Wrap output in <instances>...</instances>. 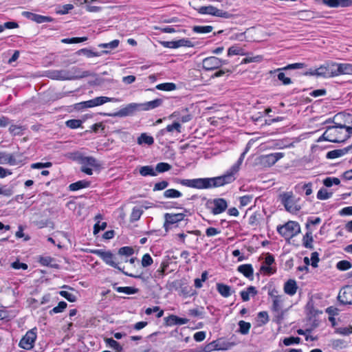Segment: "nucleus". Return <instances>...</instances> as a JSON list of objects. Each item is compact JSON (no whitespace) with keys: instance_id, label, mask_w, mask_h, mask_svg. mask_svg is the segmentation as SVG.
<instances>
[{"instance_id":"680f3d73","label":"nucleus","mask_w":352,"mask_h":352,"mask_svg":"<svg viewBox=\"0 0 352 352\" xmlns=\"http://www.w3.org/2000/svg\"><path fill=\"white\" fill-rule=\"evenodd\" d=\"M242 49L237 45L231 46L228 51V56L240 55L241 54Z\"/></svg>"},{"instance_id":"f257e3e1","label":"nucleus","mask_w":352,"mask_h":352,"mask_svg":"<svg viewBox=\"0 0 352 352\" xmlns=\"http://www.w3.org/2000/svg\"><path fill=\"white\" fill-rule=\"evenodd\" d=\"M242 162V154L237 162L233 164L224 174L214 177L196 179H184L179 181L182 186L197 188L208 189L224 186L232 183L239 175L240 166Z\"/></svg>"},{"instance_id":"1a4fd4ad","label":"nucleus","mask_w":352,"mask_h":352,"mask_svg":"<svg viewBox=\"0 0 352 352\" xmlns=\"http://www.w3.org/2000/svg\"><path fill=\"white\" fill-rule=\"evenodd\" d=\"M337 63L333 61L325 62L318 67L319 77L325 78L336 76Z\"/></svg>"},{"instance_id":"c85d7f7f","label":"nucleus","mask_w":352,"mask_h":352,"mask_svg":"<svg viewBox=\"0 0 352 352\" xmlns=\"http://www.w3.org/2000/svg\"><path fill=\"white\" fill-rule=\"evenodd\" d=\"M90 185V182L86 180H80L76 182L72 183L69 186V189L71 191L78 190L82 188H87Z\"/></svg>"},{"instance_id":"49530a36","label":"nucleus","mask_w":352,"mask_h":352,"mask_svg":"<svg viewBox=\"0 0 352 352\" xmlns=\"http://www.w3.org/2000/svg\"><path fill=\"white\" fill-rule=\"evenodd\" d=\"M333 192H329L324 188H320L317 192V199L319 200H326L331 197Z\"/></svg>"},{"instance_id":"412c9836","label":"nucleus","mask_w":352,"mask_h":352,"mask_svg":"<svg viewBox=\"0 0 352 352\" xmlns=\"http://www.w3.org/2000/svg\"><path fill=\"white\" fill-rule=\"evenodd\" d=\"M281 203L285 208L286 210L290 212H293L297 209L294 207V202L292 200V195L288 192L283 193L280 195Z\"/></svg>"},{"instance_id":"aec40b11","label":"nucleus","mask_w":352,"mask_h":352,"mask_svg":"<svg viewBox=\"0 0 352 352\" xmlns=\"http://www.w3.org/2000/svg\"><path fill=\"white\" fill-rule=\"evenodd\" d=\"M322 3L329 8H346L352 6V0H322Z\"/></svg>"},{"instance_id":"bb28decb","label":"nucleus","mask_w":352,"mask_h":352,"mask_svg":"<svg viewBox=\"0 0 352 352\" xmlns=\"http://www.w3.org/2000/svg\"><path fill=\"white\" fill-rule=\"evenodd\" d=\"M306 66V65L303 63H296L292 64H289L287 66L281 68H278L274 70L270 71V74H274L276 72H280V71H286L289 69H302L304 68Z\"/></svg>"},{"instance_id":"8fccbe9b","label":"nucleus","mask_w":352,"mask_h":352,"mask_svg":"<svg viewBox=\"0 0 352 352\" xmlns=\"http://www.w3.org/2000/svg\"><path fill=\"white\" fill-rule=\"evenodd\" d=\"M119 43V40L115 39L109 43H101L98 45V47L102 48H108L109 50H113L118 47Z\"/></svg>"},{"instance_id":"4468645a","label":"nucleus","mask_w":352,"mask_h":352,"mask_svg":"<svg viewBox=\"0 0 352 352\" xmlns=\"http://www.w3.org/2000/svg\"><path fill=\"white\" fill-rule=\"evenodd\" d=\"M182 124L179 122H174L168 124L166 128L161 129L157 134V138H161L167 133L173 134L175 132L177 134L182 133Z\"/></svg>"},{"instance_id":"393cba45","label":"nucleus","mask_w":352,"mask_h":352,"mask_svg":"<svg viewBox=\"0 0 352 352\" xmlns=\"http://www.w3.org/2000/svg\"><path fill=\"white\" fill-rule=\"evenodd\" d=\"M297 289L296 282L293 279L288 280L284 285V292L289 296L294 295L296 293Z\"/></svg>"},{"instance_id":"ea45409f","label":"nucleus","mask_w":352,"mask_h":352,"mask_svg":"<svg viewBox=\"0 0 352 352\" xmlns=\"http://www.w3.org/2000/svg\"><path fill=\"white\" fill-rule=\"evenodd\" d=\"M76 54L78 56H80V55H84L88 58H91V57H96V56H100V54L99 52H93L92 50H89L87 48H82V49H80L79 50H78Z\"/></svg>"},{"instance_id":"e433bc0d","label":"nucleus","mask_w":352,"mask_h":352,"mask_svg":"<svg viewBox=\"0 0 352 352\" xmlns=\"http://www.w3.org/2000/svg\"><path fill=\"white\" fill-rule=\"evenodd\" d=\"M140 174L142 176H156L157 173L151 166H142L140 169Z\"/></svg>"},{"instance_id":"39448f33","label":"nucleus","mask_w":352,"mask_h":352,"mask_svg":"<svg viewBox=\"0 0 352 352\" xmlns=\"http://www.w3.org/2000/svg\"><path fill=\"white\" fill-rule=\"evenodd\" d=\"M37 333L38 329L36 327L28 330L20 340L19 346L28 351L32 349L35 346Z\"/></svg>"},{"instance_id":"bf43d9fd","label":"nucleus","mask_w":352,"mask_h":352,"mask_svg":"<svg viewBox=\"0 0 352 352\" xmlns=\"http://www.w3.org/2000/svg\"><path fill=\"white\" fill-rule=\"evenodd\" d=\"M153 260L149 254H145L143 255L141 264L142 267H146L152 265Z\"/></svg>"},{"instance_id":"6ab92c4d","label":"nucleus","mask_w":352,"mask_h":352,"mask_svg":"<svg viewBox=\"0 0 352 352\" xmlns=\"http://www.w3.org/2000/svg\"><path fill=\"white\" fill-rule=\"evenodd\" d=\"M163 103V100L161 98H156L153 100L138 103L140 111H146L154 109L160 107Z\"/></svg>"},{"instance_id":"69168bd1","label":"nucleus","mask_w":352,"mask_h":352,"mask_svg":"<svg viewBox=\"0 0 352 352\" xmlns=\"http://www.w3.org/2000/svg\"><path fill=\"white\" fill-rule=\"evenodd\" d=\"M168 184H169L168 182L165 180L157 182L154 185L153 190V191L164 190L166 188L168 187Z\"/></svg>"},{"instance_id":"0eeeda50","label":"nucleus","mask_w":352,"mask_h":352,"mask_svg":"<svg viewBox=\"0 0 352 352\" xmlns=\"http://www.w3.org/2000/svg\"><path fill=\"white\" fill-rule=\"evenodd\" d=\"M80 164L82 165L81 171L88 175L93 174L91 168H98L100 166V163L94 157H81L79 158Z\"/></svg>"},{"instance_id":"2f4dec72","label":"nucleus","mask_w":352,"mask_h":352,"mask_svg":"<svg viewBox=\"0 0 352 352\" xmlns=\"http://www.w3.org/2000/svg\"><path fill=\"white\" fill-rule=\"evenodd\" d=\"M39 263L43 266H50L53 268H58V264L55 263L54 258L51 256H42L39 258Z\"/></svg>"},{"instance_id":"58836bf2","label":"nucleus","mask_w":352,"mask_h":352,"mask_svg":"<svg viewBox=\"0 0 352 352\" xmlns=\"http://www.w3.org/2000/svg\"><path fill=\"white\" fill-rule=\"evenodd\" d=\"M105 342L109 347L114 349L116 352H121L122 351V346L113 338L105 339Z\"/></svg>"},{"instance_id":"b1692460","label":"nucleus","mask_w":352,"mask_h":352,"mask_svg":"<svg viewBox=\"0 0 352 352\" xmlns=\"http://www.w3.org/2000/svg\"><path fill=\"white\" fill-rule=\"evenodd\" d=\"M341 74H352V64L337 63L336 76Z\"/></svg>"},{"instance_id":"37998d69","label":"nucleus","mask_w":352,"mask_h":352,"mask_svg":"<svg viewBox=\"0 0 352 352\" xmlns=\"http://www.w3.org/2000/svg\"><path fill=\"white\" fill-rule=\"evenodd\" d=\"M143 213V210L139 208L134 207L132 209L131 215H130V221L131 222H134L139 220Z\"/></svg>"},{"instance_id":"a211bd4d","label":"nucleus","mask_w":352,"mask_h":352,"mask_svg":"<svg viewBox=\"0 0 352 352\" xmlns=\"http://www.w3.org/2000/svg\"><path fill=\"white\" fill-rule=\"evenodd\" d=\"M185 217L184 213H166L164 214L165 222L164 227L167 230L170 225L175 224L182 221Z\"/></svg>"},{"instance_id":"f8f14e48","label":"nucleus","mask_w":352,"mask_h":352,"mask_svg":"<svg viewBox=\"0 0 352 352\" xmlns=\"http://www.w3.org/2000/svg\"><path fill=\"white\" fill-rule=\"evenodd\" d=\"M198 12L201 14H210L216 16L227 18L228 12L219 10L212 6H201L198 9Z\"/></svg>"},{"instance_id":"4be33fe9","label":"nucleus","mask_w":352,"mask_h":352,"mask_svg":"<svg viewBox=\"0 0 352 352\" xmlns=\"http://www.w3.org/2000/svg\"><path fill=\"white\" fill-rule=\"evenodd\" d=\"M167 326L182 325L188 322L189 320L185 318H180L175 315H170L164 318Z\"/></svg>"},{"instance_id":"2eb2a0df","label":"nucleus","mask_w":352,"mask_h":352,"mask_svg":"<svg viewBox=\"0 0 352 352\" xmlns=\"http://www.w3.org/2000/svg\"><path fill=\"white\" fill-rule=\"evenodd\" d=\"M90 76V72L89 71H84L82 74L77 75L76 76H73L69 74L67 71L61 70L57 71L54 73V77L58 80H72L74 78H82L88 77Z\"/></svg>"},{"instance_id":"4c0bfd02","label":"nucleus","mask_w":352,"mask_h":352,"mask_svg":"<svg viewBox=\"0 0 352 352\" xmlns=\"http://www.w3.org/2000/svg\"><path fill=\"white\" fill-rule=\"evenodd\" d=\"M243 64L249 63H258L263 60L262 56H252L249 53H245L243 52Z\"/></svg>"},{"instance_id":"a878e982","label":"nucleus","mask_w":352,"mask_h":352,"mask_svg":"<svg viewBox=\"0 0 352 352\" xmlns=\"http://www.w3.org/2000/svg\"><path fill=\"white\" fill-rule=\"evenodd\" d=\"M217 292L224 298H228L231 296V287L223 283H218L216 285Z\"/></svg>"},{"instance_id":"9b49d317","label":"nucleus","mask_w":352,"mask_h":352,"mask_svg":"<svg viewBox=\"0 0 352 352\" xmlns=\"http://www.w3.org/2000/svg\"><path fill=\"white\" fill-rule=\"evenodd\" d=\"M338 299L342 305H352V285L344 286L340 290Z\"/></svg>"},{"instance_id":"052dcab7","label":"nucleus","mask_w":352,"mask_h":352,"mask_svg":"<svg viewBox=\"0 0 352 352\" xmlns=\"http://www.w3.org/2000/svg\"><path fill=\"white\" fill-rule=\"evenodd\" d=\"M67 303L64 301L60 302L58 305L55 307H54L51 311V314H58L63 312L65 309L67 307Z\"/></svg>"},{"instance_id":"603ef678","label":"nucleus","mask_w":352,"mask_h":352,"mask_svg":"<svg viewBox=\"0 0 352 352\" xmlns=\"http://www.w3.org/2000/svg\"><path fill=\"white\" fill-rule=\"evenodd\" d=\"M352 267V264L346 260H342L338 262L336 267L341 271H345L349 270Z\"/></svg>"},{"instance_id":"0e129e2a","label":"nucleus","mask_w":352,"mask_h":352,"mask_svg":"<svg viewBox=\"0 0 352 352\" xmlns=\"http://www.w3.org/2000/svg\"><path fill=\"white\" fill-rule=\"evenodd\" d=\"M52 166V162H47L45 163L42 162H37L34 163L31 165V168L34 169H41L44 168H50Z\"/></svg>"},{"instance_id":"7c9ffc66","label":"nucleus","mask_w":352,"mask_h":352,"mask_svg":"<svg viewBox=\"0 0 352 352\" xmlns=\"http://www.w3.org/2000/svg\"><path fill=\"white\" fill-rule=\"evenodd\" d=\"M94 100L96 107L102 105V104H103L106 102H117L120 101V100L118 98H109V97H107V96L96 97V98H94Z\"/></svg>"},{"instance_id":"f704fd0d","label":"nucleus","mask_w":352,"mask_h":352,"mask_svg":"<svg viewBox=\"0 0 352 352\" xmlns=\"http://www.w3.org/2000/svg\"><path fill=\"white\" fill-rule=\"evenodd\" d=\"M182 196V193L180 191L173 188L166 190L164 192V197L167 199L179 198Z\"/></svg>"},{"instance_id":"423d86ee","label":"nucleus","mask_w":352,"mask_h":352,"mask_svg":"<svg viewBox=\"0 0 352 352\" xmlns=\"http://www.w3.org/2000/svg\"><path fill=\"white\" fill-rule=\"evenodd\" d=\"M206 208L214 215L223 212L228 208V203L225 199L215 198L208 199L206 203Z\"/></svg>"},{"instance_id":"473e14b6","label":"nucleus","mask_w":352,"mask_h":352,"mask_svg":"<svg viewBox=\"0 0 352 352\" xmlns=\"http://www.w3.org/2000/svg\"><path fill=\"white\" fill-rule=\"evenodd\" d=\"M26 129L24 126L17 125V124H12L9 127V132L12 135H21L23 134V131Z\"/></svg>"},{"instance_id":"79ce46f5","label":"nucleus","mask_w":352,"mask_h":352,"mask_svg":"<svg viewBox=\"0 0 352 352\" xmlns=\"http://www.w3.org/2000/svg\"><path fill=\"white\" fill-rule=\"evenodd\" d=\"M212 30H213V27L211 25H204V26L197 25V26H194L192 28L193 32L195 33H197V34L210 33L212 31Z\"/></svg>"},{"instance_id":"4d7b16f0","label":"nucleus","mask_w":352,"mask_h":352,"mask_svg":"<svg viewBox=\"0 0 352 352\" xmlns=\"http://www.w3.org/2000/svg\"><path fill=\"white\" fill-rule=\"evenodd\" d=\"M278 72L277 78L282 82L284 85H289L292 82L290 78L286 77L285 74L283 72V71L276 72Z\"/></svg>"},{"instance_id":"dca6fc26","label":"nucleus","mask_w":352,"mask_h":352,"mask_svg":"<svg viewBox=\"0 0 352 352\" xmlns=\"http://www.w3.org/2000/svg\"><path fill=\"white\" fill-rule=\"evenodd\" d=\"M202 64L204 69L214 70L220 67L223 64V61L216 56H210L204 58Z\"/></svg>"},{"instance_id":"a18cd8bd","label":"nucleus","mask_w":352,"mask_h":352,"mask_svg":"<svg viewBox=\"0 0 352 352\" xmlns=\"http://www.w3.org/2000/svg\"><path fill=\"white\" fill-rule=\"evenodd\" d=\"M254 270L250 264H243V276L250 280L254 279Z\"/></svg>"},{"instance_id":"09e8293b","label":"nucleus","mask_w":352,"mask_h":352,"mask_svg":"<svg viewBox=\"0 0 352 352\" xmlns=\"http://www.w3.org/2000/svg\"><path fill=\"white\" fill-rule=\"evenodd\" d=\"M171 169V166L166 162H160L155 166V172L164 173Z\"/></svg>"},{"instance_id":"7ed1b4c3","label":"nucleus","mask_w":352,"mask_h":352,"mask_svg":"<svg viewBox=\"0 0 352 352\" xmlns=\"http://www.w3.org/2000/svg\"><path fill=\"white\" fill-rule=\"evenodd\" d=\"M91 253L96 254L99 257H100L103 261L116 268L118 270L121 271L124 274H125L127 276L135 278H141L142 276L140 274H129L128 272H124L123 270L118 265V263L116 262V259L115 256L110 252V251H104L101 249L98 250H93L91 251Z\"/></svg>"},{"instance_id":"de8ad7c7","label":"nucleus","mask_w":352,"mask_h":352,"mask_svg":"<svg viewBox=\"0 0 352 352\" xmlns=\"http://www.w3.org/2000/svg\"><path fill=\"white\" fill-rule=\"evenodd\" d=\"M257 294V290L255 287L250 286L247 288L246 291H243V302L248 301L250 299V296H254Z\"/></svg>"},{"instance_id":"5fc2aeb1","label":"nucleus","mask_w":352,"mask_h":352,"mask_svg":"<svg viewBox=\"0 0 352 352\" xmlns=\"http://www.w3.org/2000/svg\"><path fill=\"white\" fill-rule=\"evenodd\" d=\"M65 124L70 129H78L81 126L82 121L80 120H69L66 121Z\"/></svg>"},{"instance_id":"c9c22d12","label":"nucleus","mask_w":352,"mask_h":352,"mask_svg":"<svg viewBox=\"0 0 352 352\" xmlns=\"http://www.w3.org/2000/svg\"><path fill=\"white\" fill-rule=\"evenodd\" d=\"M313 241L314 239L311 232H307L302 238V245L305 248L312 250L314 249V246L312 245Z\"/></svg>"},{"instance_id":"6e6552de","label":"nucleus","mask_w":352,"mask_h":352,"mask_svg":"<svg viewBox=\"0 0 352 352\" xmlns=\"http://www.w3.org/2000/svg\"><path fill=\"white\" fill-rule=\"evenodd\" d=\"M283 153H273L267 155H262L256 158L258 164L264 167H270L284 157Z\"/></svg>"},{"instance_id":"6e6d98bb","label":"nucleus","mask_w":352,"mask_h":352,"mask_svg":"<svg viewBox=\"0 0 352 352\" xmlns=\"http://www.w3.org/2000/svg\"><path fill=\"white\" fill-rule=\"evenodd\" d=\"M260 271L263 272L265 274L272 275L276 273V268L271 265H262Z\"/></svg>"},{"instance_id":"774afa93","label":"nucleus","mask_w":352,"mask_h":352,"mask_svg":"<svg viewBox=\"0 0 352 352\" xmlns=\"http://www.w3.org/2000/svg\"><path fill=\"white\" fill-rule=\"evenodd\" d=\"M272 310L274 312L281 311L280 307V301L279 300V296H274V298L273 299V304L272 307Z\"/></svg>"},{"instance_id":"c03bdc74","label":"nucleus","mask_w":352,"mask_h":352,"mask_svg":"<svg viewBox=\"0 0 352 352\" xmlns=\"http://www.w3.org/2000/svg\"><path fill=\"white\" fill-rule=\"evenodd\" d=\"M115 289L119 293H124L126 294H134L138 292V289L133 287H118Z\"/></svg>"},{"instance_id":"f03ea898","label":"nucleus","mask_w":352,"mask_h":352,"mask_svg":"<svg viewBox=\"0 0 352 352\" xmlns=\"http://www.w3.org/2000/svg\"><path fill=\"white\" fill-rule=\"evenodd\" d=\"M352 135V126L342 124L329 126L327 130L318 138L317 142L328 141L333 143L345 142Z\"/></svg>"},{"instance_id":"cd10ccee","label":"nucleus","mask_w":352,"mask_h":352,"mask_svg":"<svg viewBox=\"0 0 352 352\" xmlns=\"http://www.w3.org/2000/svg\"><path fill=\"white\" fill-rule=\"evenodd\" d=\"M137 142L139 145L147 144L150 146L154 143V139L152 136L143 133L138 138Z\"/></svg>"},{"instance_id":"13d9d810","label":"nucleus","mask_w":352,"mask_h":352,"mask_svg":"<svg viewBox=\"0 0 352 352\" xmlns=\"http://www.w3.org/2000/svg\"><path fill=\"white\" fill-rule=\"evenodd\" d=\"M60 295L67 299L68 301L71 302H74L76 301V296L72 293H70L67 291H60L59 292Z\"/></svg>"},{"instance_id":"9d476101","label":"nucleus","mask_w":352,"mask_h":352,"mask_svg":"<svg viewBox=\"0 0 352 352\" xmlns=\"http://www.w3.org/2000/svg\"><path fill=\"white\" fill-rule=\"evenodd\" d=\"M140 111L138 103L132 102L121 108L118 111L111 114L114 117H126L134 115L136 112Z\"/></svg>"},{"instance_id":"5701e85b","label":"nucleus","mask_w":352,"mask_h":352,"mask_svg":"<svg viewBox=\"0 0 352 352\" xmlns=\"http://www.w3.org/2000/svg\"><path fill=\"white\" fill-rule=\"evenodd\" d=\"M163 45L170 48H178L179 47H192V42L188 39H180L175 41L163 42Z\"/></svg>"},{"instance_id":"338daca9","label":"nucleus","mask_w":352,"mask_h":352,"mask_svg":"<svg viewBox=\"0 0 352 352\" xmlns=\"http://www.w3.org/2000/svg\"><path fill=\"white\" fill-rule=\"evenodd\" d=\"M258 318L261 319V325H264L269 322V316L267 311H260L258 314Z\"/></svg>"},{"instance_id":"c756f323","label":"nucleus","mask_w":352,"mask_h":352,"mask_svg":"<svg viewBox=\"0 0 352 352\" xmlns=\"http://www.w3.org/2000/svg\"><path fill=\"white\" fill-rule=\"evenodd\" d=\"M347 153V148H341L330 151L327 152L326 157L327 159H335L337 157H342Z\"/></svg>"},{"instance_id":"864d4df0","label":"nucleus","mask_w":352,"mask_h":352,"mask_svg":"<svg viewBox=\"0 0 352 352\" xmlns=\"http://www.w3.org/2000/svg\"><path fill=\"white\" fill-rule=\"evenodd\" d=\"M301 339L299 337H294L290 336L288 338H284L283 342L285 346H289L294 344H299L300 342Z\"/></svg>"},{"instance_id":"72a5a7b5","label":"nucleus","mask_w":352,"mask_h":352,"mask_svg":"<svg viewBox=\"0 0 352 352\" xmlns=\"http://www.w3.org/2000/svg\"><path fill=\"white\" fill-rule=\"evenodd\" d=\"M215 341L216 350H228L233 345L232 343L226 342L223 339H219Z\"/></svg>"},{"instance_id":"f3484780","label":"nucleus","mask_w":352,"mask_h":352,"mask_svg":"<svg viewBox=\"0 0 352 352\" xmlns=\"http://www.w3.org/2000/svg\"><path fill=\"white\" fill-rule=\"evenodd\" d=\"M248 217V224L249 226L255 229L259 224L260 220L261 219V214L259 212H252V208H249L243 216V218Z\"/></svg>"},{"instance_id":"3c124183","label":"nucleus","mask_w":352,"mask_h":352,"mask_svg":"<svg viewBox=\"0 0 352 352\" xmlns=\"http://www.w3.org/2000/svg\"><path fill=\"white\" fill-rule=\"evenodd\" d=\"M134 253V250L133 248L129 246H124L120 248L118 250V254L122 256H130L133 255Z\"/></svg>"},{"instance_id":"e2e57ef3","label":"nucleus","mask_w":352,"mask_h":352,"mask_svg":"<svg viewBox=\"0 0 352 352\" xmlns=\"http://www.w3.org/2000/svg\"><path fill=\"white\" fill-rule=\"evenodd\" d=\"M276 315L274 316V318H273V322H276L278 324H280L284 320V315L285 313V311L281 310L279 311H276Z\"/></svg>"},{"instance_id":"a19ab883","label":"nucleus","mask_w":352,"mask_h":352,"mask_svg":"<svg viewBox=\"0 0 352 352\" xmlns=\"http://www.w3.org/2000/svg\"><path fill=\"white\" fill-rule=\"evenodd\" d=\"M177 86L173 82H164L156 86V89L161 91H170L176 89Z\"/></svg>"},{"instance_id":"ddd939ff","label":"nucleus","mask_w":352,"mask_h":352,"mask_svg":"<svg viewBox=\"0 0 352 352\" xmlns=\"http://www.w3.org/2000/svg\"><path fill=\"white\" fill-rule=\"evenodd\" d=\"M21 14L26 19L34 21L37 23H50L54 20L51 16H43L28 11H23Z\"/></svg>"},{"instance_id":"20e7f679","label":"nucleus","mask_w":352,"mask_h":352,"mask_svg":"<svg viewBox=\"0 0 352 352\" xmlns=\"http://www.w3.org/2000/svg\"><path fill=\"white\" fill-rule=\"evenodd\" d=\"M277 231L285 239H289L300 233V227L298 223L289 221L283 226H278Z\"/></svg>"}]
</instances>
